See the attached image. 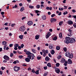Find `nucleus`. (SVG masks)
Wrapping results in <instances>:
<instances>
[{
  "mask_svg": "<svg viewBox=\"0 0 76 76\" xmlns=\"http://www.w3.org/2000/svg\"><path fill=\"white\" fill-rule=\"evenodd\" d=\"M14 70L15 72H18L20 70V67L15 66L14 67Z\"/></svg>",
  "mask_w": 76,
  "mask_h": 76,
  "instance_id": "7ed1b4c3",
  "label": "nucleus"
},
{
  "mask_svg": "<svg viewBox=\"0 0 76 76\" xmlns=\"http://www.w3.org/2000/svg\"><path fill=\"white\" fill-rule=\"evenodd\" d=\"M7 48V45H4V50H6V49Z\"/></svg>",
  "mask_w": 76,
  "mask_h": 76,
  "instance_id": "a19ab883",
  "label": "nucleus"
},
{
  "mask_svg": "<svg viewBox=\"0 0 76 76\" xmlns=\"http://www.w3.org/2000/svg\"><path fill=\"white\" fill-rule=\"evenodd\" d=\"M35 13H38L39 12V11H38V10H35Z\"/></svg>",
  "mask_w": 76,
  "mask_h": 76,
  "instance_id": "c03bdc74",
  "label": "nucleus"
},
{
  "mask_svg": "<svg viewBox=\"0 0 76 76\" xmlns=\"http://www.w3.org/2000/svg\"><path fill=\"white\" fill-rule=\"evenodd\" d=\"M23 35H20L19 36V37L20 39H23Z\"/></svg>",
  "mask_w": 76,
  "mask_h": 76,
  "instance_id": "aec40b11",
  "label": "nucleus"
},
{
  "mask_svg": "<svg viewBox=\"0 0 76 76\" xmlns=\"http://www.w3.org/2000/svg\"><path fill=\"white\" fill-rule=\"evenodd\" d=\"M31 51L33 53H36V52H37V51L35 50H34V49H33L31 50Z\"/></svg>",
  "mask_w": 76,
  "mask_h": 76,
  "instance_id": "4be33fe9",
  "label": "nucleus"
},
{
  "mask_svg": "<svg viewBox=\"0 0 76 76\" xmlns=\"http://www.w3.org/2000/svg\"><path fill=\"white\" fill-rule=\"evenodd\" d=\"M43 76H47V73H45L43 75Z\"/></svg>",
  "mask_w": 76,
  "mask_h": 76,
  "instance_id": "de8ad7c7",
  "label": "nucleus"
},
{
  "mask_svg": "<svg viewBox=\"0 0 76 76\" xmlns=\"http://www.w3.org/2000/svg\"><path fill=\"white\" fill-rule=\"evenodd\" d=\"M65 59L64 58H62L61 59V63H64V61H65Z\"/></svg>",
  "mask_w": 76,
  "mask_h": 76,
  "instance_id": "f3484780",
  "label": "nucleus"
},
{
  "mask_svg": "<svg viewBox=\"0 0 76 76\" xmlns=\"http://www.w3.org/2000/svg\"><path fill=\"white\" fill-rule=\"evenodd\" d=\"M67 63H68L66 61L64 64V66H67Z\"/></svg>",
  "mask_w": 76,
  "mask_h": 76,
  "instance_id": "473e14b6",
  "label": "nucleus"
},
{
  "mask_svg": "<svg viewBox=\"0 0 76 76\" xmlns=\"http://www.w3.org/2000/svg\"><path fill=\"white\" fill-rule=\"evenodd\" d=\"M34 6H30L29 7V8H31V9H33V8H34Z\"/></svg>",
  "mask_w": 76,
  "mask_h": 76,
  "instance_id": "79ce46f5",
  "label": "nucleus"
},
{
  "mask_svg": "<svg viewBox=\"0 0 76 76\" xmlns=\"http://www.w3.org/2000/svg\"><path fill=\"white\" fill-rule=\"evenodd\" d=\"M36 7L37 9H39V8H40V5H39V4H38L36 6Z\"/></svg>",
  "mask_w": 76,
  "mask_h": 76,
  "instance_id": "2f4dec72",
  "label": "nucleus"
},
{
  "mask_svg": "<svg viewBox=\"0 0 76 76\" xmlns=\"http://www.w3.org/2000/svg\"><path fill=\"white\" fill-rule=\"evenodd\" d=\"M27 25L28 26H31L33 25V22L32 21H29L27 23Z\"/></svg>",
  "mask_w": 76,
  "mask_h": 76,
  "instance_id": "423d86ee",
  "label": "nucleus"
},
{
  "mask_svg": "<svg viewBox=\"0 0 76 76\" xmlns=\"http://www.w3.org/2000/svg\"><path fill=\"white\" fill-rule=\"evenodd\" d=\"M42 51L43 53H46V50H42Z\"/></svg>",
  "mask_w": 76,
  "mask_h": 76,
  "instance_id": "603ef678",
  "label": "nucleus"
},
{
  "mask_svg": "<svg viewBox=\"0 0 76 76\" xmlns=\"http://www.w3.org/2000/svg\"><path fill=\"white\" fill-rule=\"evenodd\" d=\"M51 54H52V55H53L55 53V51H54V50H52L51 51Z\"/></svg>",
  "mask_w": 76,
  "mask_h": 76,
  "instance_id": "a211bd4d",
  "label": "nucleus"
},
{
  "mask_svg": "<svg viewBox=\"0 0 76 76\" xmlns=\"http://www.w3.org/2000/svg\"><path fill=\"white\" fill-rule=\"evenodd\" d=\"M64 50L65 52H66L67 51V48L66 47L64 48Z\"/></svg>",
  "mask_w": 76,
  "mask_h": 76,
  "instance_id": "4c0bfd02",
  "label": "nucleus"
},
{
  "mask_svg": "<svg viewBox=\"0 0 76 76\" xmlns=\"http://www.w3.org/2000/svg\"><path fill=\"white\" fill-rule=\"evenodd\" d=\"M41 57H39V56L37 57V58L38 60H40V59H41Z\"/></svg>",
  "mask_w": 76,
  "mask_h": 76,
  "instance_id": "49530a36",
  "label": "nucleus"
},
{
  "mask_svg": "<svg viewBox=\"0 0 76 76\" xmlns=\"http://www.w3.org/2000/svg\"><path fill=\"white\" fill-rule=\"evenodd\" d=\"M60 47H59L58 46H56V49L57 50H60Z\"/></svg>",
  "mask_w": 76,
  "mask_h": 76,
  "instance_id": "c9c22d12",
  "label": "nucleus"
},
{
  "mask_svg": "<svg viewBox=\"0 0 76 76\" xmlns=\"http://www.w3.org/2000/svg\"><path fill=\"white\" fill-rule=\"evenodd\" d=\"M66 57H69V56H70V53H69V52H66Z\"/></svg>",
  "mask_w": 76,
  "mask_h": 76,
  "instance_id": "1a4fd4ad",
  "label": "nucleus"
},
{
  "mask_svg": "<svg viewBox=\"0 0 76 76\" xmlns=\"http://www.w3.org/2000/svg\"><path fill=\"white\" fill-rule=\"evenodd\" d=\"M35 73L37 74V75H38L39 74V70L36 71L35 72Z\"/></svg>",
  "mask_w": 76,
  "mask_h": 76,
  "instance_id": "cd10ccee",
  "label": "nucleus"
},
{
  "mask_svg": "<svg viewBox=\"0 0 76 76\" xmlns=\"http://www.w3.org/2000/svg\"><path fill=\"white\" fill-rule=\"evenodd\" d=\"M53 41H56V40H57V37L56 36V37H53Z\"/></svg>",
  "mask_w": 76,
  "mask_h": 76,
  "instance_id": "bb28decb",
  "label": "nucleus"
},
{
  "mask_svg": "<svg viewBox=\"0 0 76 76\" xmlns=\"http://www.w3.org/2000/svg\"><path fill=\"white\" fill-rule=\"evenodd\" d=\"M73 57V54H71L69 57V58H72Z\"/></svg>",
  "mask_w": 76,
  "mask_h": 76,
  "instance_id": "6ab92c4d",
  "label": "nucleus"
},
{
  "mask_svg": "<svg viewBox=\"0 0 76 76\" xmlns=\"http://www.w3.org/2000/svg\"><path fill=\"white\" fill-rule=\"evenodd\" d=\"M73 26L75 28H76V23H74V24L73 25Z\"/></svg>",
  "mask_w": 76,
  "mask_h": 76,
  "instance_id": "864d4df0",
  "label": "nucleus"
},
{
  "mask_svg": "<svg viewBox=\"0 0 76 76\" xmlns=\"http://www.w3.org/2000/svg\"><path fill=\"white\" fill-rule=\"evenodd\" d=\"M4 14V12H1V14L2 15H3Z\"/></svg>",
  "mask_w": 76,
  "mask_h": 76,
  "instance_id": "bf43d9fd",
  "label": "nucleus"
},
{
  "mask_svg": "<svg viewBox=\"0 0 76 76\" xmlns=\"http://www.w3.org/2000/svg\"><path fill=\"white\" fill-rule=\"evenodd\" d=\"M19 46V45L18 44H17L15 43V44L14 47H18Z\"/></svg>",
  "mask_w": 76,
  "mask_h": 76,
  "instance_id": "c756f323",
  "label": "nucleus"
},
{
  "mask_svg": "<svg viewBox=\"0 0 76 76\" xmlns=\"http://www.w3.org/2000/svg\"><path fill=\"white\" fill-rule=\"evenodd\" d=\"M20 47L21 48H23V47H24V45H23V44H22L21 45V46Z\"/></svg>",
  "mask_w": 76,
  "mask_h": 76,
  "instance_id": "ea45409f",
  "label": "nucleus"
},
{
  "mask_svg": "<svg viewBox=\"0 0 76 76\" xmlns=\"http://www.w3.org/2000/svg\"><path fill=\"white\" fill-rule=\"evenodd\" d=\"M47 66L49 67H51V65L50 63H48L47 64Z\"/></svg>",
  "mask_w": 76,
  "mask_h": 76,
  "instance_id": "393cba45",
  "label": "nucleus"
},
{
  "mask_svg": "<svg viewBox=\"0 0 76 76\" xmlns=\"http://www.w3.org/2000/svg\"><path fill=\"white\" fill-rule=\"evenodd\" d=\"M59 37L60 38H62V34L61 33H60L59 34Z\"/></svg>",
  "mask_w": 76,
  "mask_h": 76,
  "instance_id": "5701e85b",
  "label": "nucleus"
},
{
  "mask_svg": "<svg viewBox=\"0 0 76 76\" xmlns=\"http://www.w3.org/2000/svg\"><path fill=\"white\" fill-rule=\"evenodd\" d=\"M61 55H59V56L57 58L58 59V60H59V59H60V58H61Z\"/></svg>",
  "mask_w": 76,
  "mask_h": 76,
  "instance_id": "37998d69",
  "label": "nucleus"
},
{
  "mask_svg": "<svg viewBox=\"0 0 76 76\" xmlns=\"http://www.w3.org/2000/svg\"><path fill=\"white\" fill-rule=\"evenodd\" d=\"M50 60V58H49L48 56H46L45 58V60L46 61H48Z\"/></svg>",
  "mask_w": 76,
  "mask_h": 76,
  "instance_id": "4468645a",
  "label": "nucleus"
},
{
  "mask_svg": "<svg viewBox=\"0 0 76 76\" xmlns=\"http://www.w3.org/2000/svg\"><path fill=\"white\" fill-rule=\"evenodd\" d=\"M23 10H24V7H22L21 8L20 10V11L21 12H23Z\"/></svg>",
  "mask_w": 76,
  "mask_h": 76,
  "instance_id": "c85d7f7f",
  "label": "nucleus"
},
{
  "mask_svg": "<svg viewBox=\"0 0 76 76\" xmlns=\"http://www.w3.org/2000/svg\"><path fill=\"white\" fill-rule=\"evenodd\" d=\"M54 16H56V14H53L51 15V18H53V17H54Z\"/></svg>",
  "mask_w": 76,
  "mask_h": 76,
  "instance_id": "e433bc0d",
  "label": "nucleus"
},
{
  "mask_svg": "<svg viewBox=\"0 0 76 76\" xmlns=\"http://www.w3.org/2000/svg\"><path fill=\"white\" fill-rule=\"evenodd\" d=\"M50 35H51V33H48L47 34V35L46 36V39L50 37Z\"/></svg>",
  "mask_w": 76,
  "mask_h": 76,
  "instance_id": "9d476101",
  "label": "nucleus"
},
{
  "mask_svg": "<svg viewBox=\"0 0 76 76\" xmlns=\"http://www.w3.org/2000/svg\"><path fill=\"white\" fill-rule=\"evenodd\" d=\"M31 70L32 69L30 68H29L28 69V71H29V70H30V71H31Z\"/></svg>",
  "mask_w": 76,
  "mask_h": 76,
  "instance_id": "13d9d810",
  "label": "nucleus"
},
{
  "mask_svg": "<svg viewBox=\"0 0 76 76\" xmlns=\"http://www.w3.org/2000/svg\"><path fill=\"white\" fill-rule=\"evenodd\" d=\"M42 18L43 20H46V19H47V18L45 15H43L42 17Z\"/></svg>",
  "mask_w": 76,
  "mask_h": 76,
  "instance_id": "dca6fc26",
  "label": "nucleus"
},
{
  "mask_svg": "<svg viewBox=\"0 0 76 76\" xmlns=\"http://www.w3.org/2000/svg\"><path fill=\"white\" fill-rule=\"evenodd\" d=\"M13 45L12 44H10L9 45L10 47H12V46H13Z\"/></svg>",
  "mask_w": 76,
  "mask_h": 76,
  "instance_id": "5fc2aeb1",
  "label": "nucleus"
},
{
  "mask_svg": "<svg viewBox=\"0 0 76 76\" xmlns=\"http://www.w3.org/2000/svg\"><path fill=\"white\" fill-rule=\"evenodd\" d=\"M39 35H36L35 37L36 39H39Z\"/></svg>",
  "mask_w": 76,
  "mask_h": 76,
  "instance_id": "412c9836",
  "label": "nucleus"
},
{
  "mask_svg": "<svg viewBox=\"0 0 76 76\" xmlns=\"http://www.w3.org/2000/svg\"><path fill=\"white\" fill-rule=\"evenodd\" d=\"M64 9H67V6H64Z\"/></svg>",
  "mask_w": 76,
  "mask_h": 76,
  "instance_id": "09e8293b",
  "label": "nucleus"
},
{
  "mask_svg": "<svg viewBox=\"0 0 76 76\" xmlns=\"http://www.w3.org/2000/svg\"><path fill=\"white\" fill-rule=\"evenodd\" d=\"M72 12L73 13H75V12H76V11L75 10H72Z\"/></svg>",
  "mask_w": 76,
  "mask_h": 76,
  "instance_id": "052dcab7",
  "label": "nucleus"
},
{
  "mask_svg": "<svg viewBox=\"0 0 76 76\" xmlns=\"http://www.w3.org/2000/svg\"><path fill=\"white\" fill-rule=\"evenodd\" d=\"M67 23L69 25H72V24L73 23V21H72V20L68 21Z\"/></svg>",
  "mask_w": 76,
  "mask_h": 76,
  "instance_id": "f8f14e48",
  "label": "nucleus"
},
{
  "mask_svg": "<svg viewBox=\"0 0 76 76\" xmlns=\"http://www.w3.org/2000/svg\"><path fill=\"white\" fill-rule=\"evenodd\" d=\"M65 39L66 40H64V43H66V44H69V43L73 44V43H75L76 42L75 39L72 37L70 38L69 37H66Z\"/></svg>",
  "mask_w": 76,
  "mask_h": 76,
  "instance_id": "f257e3e1",
  "label": "nucleus"
},
{
  "mask_svg": "<svg viewBox=\"0 0 76 76\" xmlns=\"http://www.w3.org/2000/svg\"><path fill=\"white\" fill-rule=\"evenodd\" d=\"M14 49L15 50H18V48L17 47H15Z\"/></svg>",
  "mask_w": 76,
  "mask_h": 76,
  "instance_id": "6e6d98bb",
  "label": "nucleus"
},
{
  "mask_svg": "<svg viewBox=\"0 0 76 76\" xmlns=\"http://www.w3.org/2000/svg\"><path fill=\"white\" fill-rule=\"evenodd\" d=\"M21 47L20 46H18V49H19V50H20L21 49Z\"/></svg>",
  "mask_w": 76,
  "mask_h": 76,
  "instance_id": "680f3d73",
  "label": "nucleus"
},
{
  "mask_svg": "<svg viewBox=\"0 0 76 76\" xmlns=\"http://www.w3.org/2000/svg\"><path fill=\"white\" fill-rule=\"evenodd\" d=\"M55 71L56 72V73H58V74H59V72H60V69L58 68H55Z\"/></svg>",
  "mask_w": 76,
  "mask_h": 76,
  "instance_id": "6e6552de",
  "label": "nucleus"
},
{
  "mask_svg": "<svg viewBox=\"0 0 76 76\" xmlns=\"http://www.w3.org/2000/svg\"><path fill=\"white\" fill-rule=\"evenodd\" d=\"M13 56V54L12 53H11L10 54V57H12Z\"/></svg>",
  "mask_w": 76,
  "mask_h": 76,
  "instance_id": "3c124183",
  "label": "nucleus"
},
{
  "mask_svg": "<svg viewBox=\"0 0 76 76\" xmlns=\"http://www.w3.org/2000/svg\"><path fill=\"white\" fill-rule=\"evenodd\" d=\"M66 0H64L63 1V3H66Z\"/></svg>",
  "mask_w": 76,
  "mask_h": 76,
  "instance_id": "338daca9",
  "label": "nucleus"
},
{
  "mask_svg": "<svg viewBox=\"0 0 76 76\" xmlns=\"http://www.w3.org/2000/svg\"><path fill=\"white\" fill-rule=\"evenodd\" d=\"M57 22V19L56 18H52L50 19V22H51L52 23H54V22Z\"/></svg>",
  "mask_w": 76,
  "mask_h": 76,
  "instance_id": "39448f33",
  "label": "nucleus"
},
{
  "mask_svg": "<svg viewBox=\"0 0 76 76\" xmlns=\"http://www.w3.org/2000/svg\"><path fill=\"white\" fill-rule=\"evenodd\" d=\"M30 59L29 58H25V60L26 62H29L30 61Z\"/></svg>",
  "mask_w": 76,
  "mask_h": 76,
  "instance_id": "2eb2a0df",
  "label": "nucleus"
},
{
  "mask_svg": "<svg viewBox=\"0 0 76 76\" xmlns=\"http://www.w3.org/2000/svg\"><path fill=\"white\" fill-rule=\"evenodd\" d=\"M49 9H50V7H47L46 8V9H47V10H49Z\"/></svg>",
  "mask_w": 76,
  "mask_h": 76,
  "instance_id": "774afa93",
  "label": "nucleus"
},
{
  "mask_svg": "<svg viewBox=\"0 0 76 76\" xmlns=\"http://www.w3.org/2000/svg\"><path fill=\"white\" fill-rule=\"evenodd\" d=\"M62 24H63V21H60L59 22V26H61Z\"/></svg>",
  "mask_w": 76,
  "mask_h": 76,
  "instance_id": "7c9ffc66",
  "label": "nucleus"
},
{
  "mask_svg": "<svg viewBox=\"0 0 76 76\" xmlns=\"http://www.w3.org/2000/svg\"><path fill=\"white\" fill-rule=\"evenodd\" d=\"M67 63L68 64H72V60L71 59H69L68 60Z\"/></svg>",
  "mask_w": 76,
  "mask_h": 76,
  "instance_id": "9b49d317",
  "label": "nucleus"
},
{
  "mask_svg": "<svg viewBox=\"0 0 76 76\" xmlns=\"http://www.w3.org/2000/svg\"><path fill=\"white\" fill-rule=\"evenodd\" d=\"M22 66H27V65H26L25 64H23L22 65Z\"/></svg>",
  "mask_w": 76,
  "mask_h": 76,
  "instance_id": "0e129e2a",
  "label": "nucleus"
},
{
  "mask_svg": "<svg viewBox=\"0 0 76 76\" xmlns=\"http://www.w3.org/2000/svg\"><path fill=\"white\" fill-rule=\"evenodd\" d=\"M23 4H22V3H20V4H19V5L20 6V7H22V6Z\"/></svg>",
  "mask_w": 76,
  "mask_h": 76,
  "instance_id": "4d7b16f0",
  "label": "nucleus"
},
{
  "mask_svg": "<svg viewBox=\"0 0 76 76\" xmlns=\"http://www.w3.org/2000/svg\"><path fill=\"white\" fill-rule=\"evenodd\" d=\"M49 48L51 50H53L54 48L53 45H49Z\"/></svg>",
  "mask_w": 76,
  "mask_h": 76,
  "instance_id": "ddd939ff",
  "label": "nucleus"
},
{
  "mask_svg": "<svg viewBox=\"0 0 76 76\" xmlns=\"http://www.w3.org/2000/svg\"><path fill=\"white\" fill-rule=\"evenodd\" d=\"M19 30L21 32H24L25 31V27L24 26H22L19 28Z\"/></svg>",
  "mask_w": 76,
  "mask_h": 76,
  "instance_id": "20e7f679",
  "label": "nucleus"
},
{
  "mask_svg": "<svg viewBox=\"0 0 76 76\" xmlns=\"http://www.w3.org/2000/svg\"><path fill=\"white\" fill-rule=\"evenodd\" d=\"M68 36H69V37H71L72 35H71V32H70L69 34H67Z\"/></svg>",
  "mask_w": 76,
  "mask_h": 76,
  "instance_id": "a18cd8bd",
  "label": "nucleus"
},
{
  "mask_svg": "<svg viewBox=\"0 0 76 76\" xmlns=\"http://www.w3.org/2000/svg\"><path fill=\"white\" fill-rule=\"evenodd\" d=\"M18 57L20 59H22L23 57V56L22 55L19 56Z\"/></svg>",
  "mask_w": 76,
  "mask_h": 76,
  "instance_id": "a878e982",
  "label": "nucleus"
},
{
  "mask_svg": "<svg viewBox=\"0 0 76 76\" xmlns=\"http://www.w3.org/2000/svg\"><path fill=\"white\" fill-rule=\"evenodd\" d=\"M17 7H18V6H17L16 4H15V6H13V9H15V8H17Z\"/></svg>",
  "mask_w": 76,
  "mask_h": 76,
  "instance_id": "58836bf2",
  "label": "nucleus"
},
{
  "mask_svg": "<svg viewBox=\"0 0 76 76\" xmlns=\"http://www.w3.org/2000/svg\"><path fill=\"white\" fill-rule=\"evenodd\" d=\"M13 63H14V64H16V63H17V62L16 61H14V62H13Z\"/></svg>",
  "mask_w": 76,
  "mask_h": 76,
  "instance_id": "e2e57ef3",
  "label": "nucleus"
},
{
  "mask_svg": "<svg viewBox=\"0 0 76 76\" xmlns=\"http://www.w3.org/2000/svg\"><path fill=\"white\" fill-rule=\"evenodd\" d=\"M2 45H6V44H7V42L6 41H4L2 42Z\"/></svg>",
  "mask_w": 76,
  "mask_h": 76,
  "instance_id": "b1692460",
  "label": "nucleus"
},
{
  "mask_svg": "<svg viewBox=\"0 0 76 76\" xmlns=\"http://www.w3.org/2000/svg\"><path fill=\"white\" fill-rule=\"evenodd\" d=\"M68 14V12L67 11H66L63 13V15H67Z\"/></svg>",
  "mask_w": 76,
  "mask_h": 76,
  "instance_id": "f704fd0d",
  "label": "nucleus"
},
{
  "mask_svg": "<svg viewBox=\"0 0 76 76\" xmlns=\"http://www.w3.org/2000/svg\"><path fill=\"white\" fill-rule=\"evenodd\" d=\"M60 66V64L58 63L56 64V67H59Z\"/></svg>",
  "mask_w": 76,
  "mask_h": 76,
  "instance_id": "72a5a7b5",
  "label": "nucleus"
},
{
  "mask_svg": "<svg viewBox=\"0 0 76 76\" xmlns=\"http://www.w3.org/2000/svg\"><path fill=\"white\" fill-rule=\"evenodd\" d=\"M43 68L45 70H47V66H44Z\"/></svg>",
  "mask_w": 76,
  "mask_h": 76,
  "instance_id": "8fccbe9b",
  "label": "nucleus"
},
{
  "mask_svg": "<svg viewBox=\"0 0 76 76\" xmlns=\"http://www.w3.org/2000/svg\"><path fill=\"white\" fill-rule=\"evenodd\" d=\"M61 15V12H60L58 14V15L59 16H60Z\"/></svg>",
  "mask_w": 76,
  "mask_h": 76,
  "instance_id": "69168bd1",
  "label": "nucleus"
},
{
  "mask_svg": "<svg viewBox=\"0 0 76 76\" xmlns=\"http://www.w3.org/2000/svg\"><path fill=\"white\" fill-rule=\"evenodd\" d=\"M4 58L6 60H9V57L7 55H4Z\"/></svg>",
  "mask_w": 76,
  "mask_h": 76,
  "instance_id": "0eeeda50",
  "label": "nucleus"
},
{
  "mask_svg": "<svg viewBox=\"0 0 76 76\" xmlns=\"http://www.w3.org/2000/svg\"><path fill=\"white\" fill-rule=\"evenodd\" d=\"M26 54L27 55H28L27 56L28 57L30 58V59L31 60H34V57H35V56L34 54L29 51H27L26 53Z\"/></svg>",
  "mask_w": 76,
  "mask_h": 76,
  "instance_id": "f03ea898",
  "label": "nucleus"
}]
</instances>
